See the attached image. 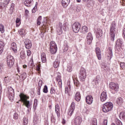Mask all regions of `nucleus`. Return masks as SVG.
Wrapping results in <instances>:
<instances>
[{
    "mask_svg": "<svg viewBox=\"0 0 125 125\" xmlns=\"http://www.w3.org/2000/svg\"><path fill=\"white\" fill-rule=\"evenodd\" d=\"M117 28V23L115 21H113L110 26V39L112 42L115 41V37H116V29Z\"/></svg>",
    "mask_w": 125,
    "mask_h": 125,
    "instance_id": "nucleus-1",
    "label": "nucleus"
},
{
    "mask_svg": "<svg viewBox=\"0 0 125 125\" xmlns=\"http://www.w3.org/2000/svg\"><path fill=\"white\" fill-rule=\"evenodd\" d=\"M20 97V101L23 103V104L28 108L30 109L31 105L30 104V101L27 100L29 99V97L25 95L24 94H20L19 95Z\"/></svg>",
    "mask_w": 125,
    "mask_h": 125,
    "instance_id": "nucleus-2",
    "label": "nucleus"
},
{
    "mask_svg": "<svg viewBox=\"0 0 125 125\" xmlns=\"http://www.w3.org/2000/svg\"><path fill=\"white\" fill-rule=\"evenodd\" d=\"M113 109V104L111 102L105 103L102 106V110L104 113H108Z\"/></svg>",
    "mask_w": 125,
    "mask_h": 125,
    "instance_id": "nucleus-3",
    "label": "nucleus"
},
{
    "mask_svg": "<svg viewBox=\"0 0 125 125\" xmlns=\"http://www.w3.org/2000/svg\"><path fill=\"white\" fill-rule=\"evenodd\" d=\"M79 77L81 82H84L85 81V79H86V70L83 67L81 68Z\"/></svg>",
    "mask_w": 125,
    "mask_h": 125,
    "instance_id": "nucleus-4",
    "label": "nucleus"
},
{
    "mask_svg": "<svg viewBox=\"0 0 125 125\" xmlns=\"http://www.w3.org/2000/svg\"><path fill=\"white\" fill-rule=\"evenodd\" d=\"M7 65L9 68H11L14 64V58L13 56L9 55L6 57Z\"/></svg>",
    "mask_w": 125,
    "mask_h": 125,
    "instance_id": "nucleus-5",
    "label": "nucleus"
},
{
    "mask_svg": "<svg viewBox=\"0 0 125 125\" xmlns=\"http://www.w3.org/2000/svg\"><path fill=\"white\" fill-rule=\"evenodd\" d=\"M81 27H82V25L79 22H75L72 25V30L74 33H79L81 29Z\"/></svg>",
    "mask_w": 125,
    "mask_h": 125,
    "instance_id": "nucleus-6",
    "label": "nucleus"
},
{
    "mask_svg": "<svg viewBox=\"0 0 125 125\" xmlns=\"http://www.w3.org/2000/svg\"><path fill=\"white\" fill-rule=\"evenodd\" d=\"M8 93L9 99L11 101H13L14 99V90L12 87H8Z\"/></svg>",
    "mask_w": 125,
    "mask_h": 125,
    "instance_id": "nucleus-7",
    "label": "nucleus"
},
{
    "mask_svg": "<svg viewBox=\"0 0 125 125\" xmlns=\"http://www.w3.org/2000/svg\"><path fill=\"white\" fill-rule=\"evenodd\" d=\"M109 86L110 89H112L116 92L119 91V88H120V87L119 86V84L117 83L111 82L109 83Z\"/></svg>",
    "mask_w": 125,
    "mask_h": 125,
    "instance_id": "nucleus-8",
    "label": "nucleus"
},
{
    "mask_svg": "<svg viewBox=\"0 0 125 125\" xmlns=\"http://www.w3.org/2000/svg\"><path fill=\"white\" fill-rule=\"evenodd\" d=\"M123 40H122V39H118L116 42V44L115 46V50H118L119 51L121 47H123Z\"/></svg>",
    "mask_w": 125,
    "mask_h": 125,
    "instance_id": "nucleus-9",
    "label": "nucleus"
},
{
    "mask_svg": "<svg viewBox=\"0 0 125 125\" xmlns=\"http://www.w3.org/2000/svg\"><path fill=\"white\" fill-rule=\"evenodd\" d=\"M76 108V104L75 102H73L70 105V108L68 111V115L71 116L73 114H74V111H75V109Z\"/></svg>",
    "mask_w": 125,
    "mask_h": 125,
    "instance_id": "nucleus-10",
    "label": "nucleus"
},
{
    "mask_svg": "<svg viewBox=\"0 0 125 125\" xmlns=\"http://www.w3.org/2000/svg\"><path fill=\"white\" fill-rule=\"evenodd\" d=\"M24 44L27 49H30L32 47V42L29 39H26L24 40Z\"/></svg>",
    "mask_w": 125,
    "mask_h": 125,
    "instance_id": "nucleus-11",
    "label": "nucleus"
},
{
    "mask_svg": "<svg viewBox=\"0 0 125 125\" xmlns=\"http://www.w3.org/2000/svg\"><path fill=\"white\" fill-rule=\"evenodd\" d=\"M62 28H63V25L62 24V23L60 22V23L57 25V32L59 36L62 35V33H63Z\"/></svg>",
    "mask_w": 125,
    "mask_h": 125,
    "instance_id": "nucleus-12",
    "label": "nucleus"
},
{
    "mask_svg": "<svg viewBox=\"0 0 125 125\" xmlns=\"http://www.w3.org/2000/svg\"><path fill=\"white\" fill-rule=\"evenodd\" d=\"M87 39V43L88 44H91L92 42V40H93V37H92V34L91 33L89 32L86 36Z\"/></svg>",
    "mask_w": 125,
    "mask_h": 125,
    "instance_id": "nucleus-13",
    "label": "nucleus"
},
{
    "mask_svg": "<svg viewBox=\"0 0 125 125\" xmlns=\"http://www.w3.org/2000/svg\"><path fill=\"white\" fill-rule=\"evenodd\" d=\"M107 98L108 97L107 96V93H106V92H103L101 94L100 100L102 102H104V101H106Z\"/></svg>",
    "mask_w": 125,
    "mask_h": 125,
    "instance_id": "nucleus-14",
    "label": "nucleus"
},
{
    "mask_svg": "<svg viewBox=\"0 0 125 125\" xmlns=\"http://www.w3.org/2000/svg\"><path fill=\"white\" fill-rule=\"evenodd\" d=\"M95 52L98 60H101V50L100 49V48L99 47H96L95 48Z\"/></svg>",
    "mask_w": 125,
    "mask_h": 125,
    "instance_id": "nucleus-15",
    "label": "nucleus"
},
{
    "mask_svg": "<svg viewBox=\"0 0 125 125\" xmlns=\"http://www.w3.org/2000/svg\"><path fill=\"white\" fill-rule=\"evenodd\" d=\"M82 122H83V119H82V117L80 116L77 117L74 120V123L75 125H81Z\"/></svg>",
    "mask_w": 125,
    "mask_h": 125,
    "instance_id": "nucleus-16",
    "label": "nucleus"
},
{
    "mask_svg": "<svg viewBox=\"0 0 125 125\" xmlns=\"http://www.w3.org/2000/svg\"><path fill=\"white\" fill-rule=\"evenodd\" d=\"M86 102L87 104H89V105H90V104H92V102H93V98L92 96H87L86 97Z\"/></svg>",
    "mask_w": 125,
    "mask_h": 125,
    "instance_id": "nucleus-17",
    "label": "nucleus"
},
{
    "mask_svg": "<svg viewBox=\"0 0 125 125\" xmlns=\"http://www.w3.org/2000/svg\"><path fill=\"white\" fill-rule=\"evenodd\" d=\"M23 4L27 7H31L33 4V0H25L23 3Z\"/></svg>",
    "mask_w": 125,
    "mask_h": 125,
    "instance_id": "nucleus-18",
    "label": "nucleus"
},
{
    "mask_svg": "<svg viewBox=\"0 0 125 125\" xmlns=\"http://www.w3.org/2000/svg\"><path fill=\"white\" fill-rule=\"evenodd\" d=\"M70 3V0H62V4L63 7L66 8L69 5Z\"/></svg>",
    "mask_w": 125,
    "mask_h": 125,
    "instance_id": "nucleus-19",
    "label": "nucleus"
},
{
    "mask_svg": "<svg viewBox=\"0 0 125 125\" xmlns=\"http://www.w3.org/2000/svg\"><path fill=\"white\" fill-rule=\"evenodd\" d=\"M11 48L15 53H16V52H17V46L16 45V43H12L11 44Z\"/></svg>",
    "mask_w": 125,
    "mask_h": 125,
    "instance_id": "nucleus-20",
    "label": "nucleus"
},
{
    "mask_svg": "<svg viewBox=\"0 0 125 125\" xmlns=\"http://www.w3.org/2000/svg\"><path fill=\"white\" fill-rule=\"evenodd\" d=\"M55 112L58 117L59 118V116H60V107L59 106V104L55 105Z\"/></svg>",
    "mask_w": 125,
    "mask_h": 125,
    "instance_id": "nucleus-21",
    "label": "nucleus"
},
{
    "mask_svg": "<svg viewBox=\"0 0 125 125\" xmlns=\"http://www.w3.org/2000/svg\"><path fill=\"white\" fill-rule=\"evenodd\" d=\"M19 34L21 36V37H24L26 35V31H25V29L23 28L20 29L18 31Z\"/></svg>",
    "mask_w": 125,
    "mask_h": 125,
    "instance_id": "nucleus-22",
    "label": "nucleus"
},
{
    "mask_svg": "<svg viewBox=\"0 0 125 125\" xmlns=\"http://www.w3.org/2000/svg\"><path fill=\"white\" fill-rule=\"evenodd\" d=\"M81 93L80 92H77L75 94V100L78 102H80L81 100Z\"/></svg>",
    "mask_w": 125,
    "mask_h": 125,
    "instance_id": "nucleus-23",
    "label": "nucleus"
},
{
    "mask_svg": "<svg viewBox=\"0 0 125 125\" xmlns=\"http://www.w3.org/2000/svg\"><path fill=\"white\" fill-rule=\"evenodd\" d=\"M50 48L54 49H57V45H56V43H55V42H50Z\"/></svg>",
    "mask_w": 125,
    "mask_h": 125,
    "instance_id": "nucleus-24",
    "label": "nucleus"
},
{
    "mask_svg": "<svg viewBox=\"0 0 125 125\" xmlns=\"http://www.w3.org/2000/svg\"><path fill=\"white\" fill-rule=\"evenodd\" d=\"M60 64V61L59 60H56L53 63L54 68H58Z\"/></svg>",
    "mask_w": 125,
    "mask_h": 125,
    "instance_id": "nucleus-25",
    "label": "nucleus"
},
{
    "mask_svg": "<svg viewBox=\"0 0 125 125\" xmlns=\"http://www.w3.org/2000/svg\"><path fill=\"white\" fill-rule=\"evenodd\" d=\"M96 34L97 36H99V37H102V34H103V31H102V29L98 28L97 29Z\"/></svg>",
    "mask_w": 125,
    "mask_h": 125,
    "instance_id": "nucleus-26",
    "label": "nucleus"
},
{
    "mask_svg": "<svg viewBox=\"0 0 125 125\" xmlns=\"http://www.w3.org/2000/svg\"><path fill=\"white\" fill-rule=\"evenodd\" d=\"M88 32V28L86 26L82 27L81 33L83 34H86Z\"/></svg>",
    "mask_w": 125,
    "mask_h": 125,
    "instance_id": "nucleus-27",
    "label": "nucleus"
},
{
    "mask_svg": "<svg viewBox=\"0 0 125 125\" xmlns=\"http://www.w3.org/2000/svg\"><path fill=\"white\" fill-rule=\"evenodd\" d=\"M117 103L118 105H122L124 103V99L122 97H119L117 99Z\"/></svg>",
    "mask_w": 125,
    "mask_h": 125,
    "instance_id": "nucleus-28",
    "label": "nucleus"
},
{
    "mask_svg": "<svg viewBox=\"0 0 125 125\" xmlns=\"http://www.w3.org/2000/svg\"><path fill=\"white\" fill-rule=\"evenodd\" d=\"M3 46H4V43L0 40V54H1L3 51Z\"/></svg>",
    "mask_w": 125,
    "mask_h": 125,
    "instance_id": "nucleus-29",
    "label": "nucleus"
},
{
    "mask_svg": "<svg viewBox=\"0 0 125 125\" xmlns=\"http://www.w3.org/2000/svg\"><path fill=\"white\" fill-rule=\"evenodd\" d=\"M20 58L21 59L24 60L26 58V54L25 53V51H21L20 53Z\"/></svg>",
    "mask_w": 125,
    "mask_h": 125,
    "instance_id": "nucleus-30",
    "label": "nucleus"
},
{
    "mask_svg": "<svg viewBox=\"0 0 125 125\" xmlns=\"http://www.w3.org/2000/svg\"><path fill=\"white\" fill-rule=\"evenodd\" d=\"M42 24L43 27H44L45 28H46V27H47L48 25V23H47V18H44L43 21H42Z\"/></svg>",
    "mask_w": 125,
    "mask_h": 125,
    "instance_id": "nucleus-31",
    "label": "nucleus"
},
{
    "mask_svg": "<svg viewBox=\"0 0 125 125\" xmlns=\"http://www.w3.org/2000/svg\"><path fill=\"white\" fill-rule=\"evenodd\" d=\"M70 91H71V86L68 85L65 87V92L66 94H69V92H70Z\"/></svg>",
    "mask_w": 125,
    "mask_h": 125,
    "instance_id": "nucleus-32",
    "label": "nucleus"
},
{
    "mask_svg": "<svg viewBox=\"0 0 125 125\" xmlns=\"http://www.w3.org/2000/svg\"><path fill=\"white\" fill-rule=\"evenodd\" d=\"M68 49H69V46H68V44H67V43L64 44L63 47V53H66V52L68 51Z\"/></svg>",
    "mask_w": 125,
    "mask_h": 125,
    "instance_id": "nucleus-33",
    "label": "nucleus"
},
{
    "mask_svg": "<svg viewBox=\"0 0 125 125\" xmlns=\"http://www.w3.org/2000/svg\"><path fill=\"white\" fill-rule=\"evenodd\" d=\"M108 52H109L108 57H109L110 59H111L113 56V50L112 49V48L111 47L108 48Z\"/></svg>",
    "mask_w": 125,
    "mask_h": 125,
    "instance_id": "nucleus-34",
    "label": "nucleus"
},
{
    "mask_svg": "<svg viewBox=\"0 0 125 125\" xmlns=\"http://www.w3.org/2000/svg\"><path fill=\"white\" fill-rule=\"evenodd\" d=\"M4 81L6 83H10V81H11V79H10V77L7 76L4 78Z\"/></svg>",
    "mask_w": 125,
    "mask_h": 125,
    "instance_id": "nucleus-35",
    "label": "nucleus"
},
{
    "mask_svg": "<svg viewBox=\"0 0 125 125\" xmlns=\"http://www.w3.org/2000/svg\"><path fill=\"white\" fill-rule=\"evenodd\" d=\"M61 76H58L56 79V81L58 82L59 85H62V80H61Z\"/></svg>",
    "mask_w": 125,
    "mask_h": 125,
    "instance_id": "nucleus-36",
    "label": "nucleus"
},
{
    "mask_svg": "<svg viewBox=\"0 0 125 125\" xmlns=\"http://www.w3.org/2000/svg\"><path fill=\"white\" fill-rule=\"evenodd\" d=\"M0 31L2 34H3L5 32L4 25L2 24H0Z\"/></svg>",
    "mask_w": 125,
    "mask_h": 125,
    "instance_id": "nucleus-37",
    "label": "nucleus"
},
{
    "mask_svg": "<svg viewBox=\"0 0 125 125\" xmlns=\"http://www.w3.org/2000/svg\"><path fill=\"white\" fill-rule=\"evenodd\" d=\"M119 117L120 119L122 118L123 120H125V112H121L119 115Z\"/></svg>",
    "mask_w": 125,
    "mask_h": 125,
    "instance_id": "nucleus-38",
    "label": "nucleus"
},
{
    "mask_svg": "<svg viewBox=\"0 0 125 125\" xmlns=\"http://www.w3.org/2000/svg\"><path fill=\"white\" fill-rule=\"evenodd\" d=\"M37 21V25L40 26V25H41V21H42V16H40L38 17Z\"/></svg>",
    "mask_w": 125,
    "mask_h": 125,
    "instance_id": "nucleus-39",
    "label": "nucleus"
},
{
    "mask_svg": "<svg viewBox=\"0 0 125 125\" xmlns=\"http://www.w3.org/2000/svg\"><path fill=\"white\" fill-rule=\"evenodd\" d=\"M21 76L22 81H24L27 78V74L25 72L22 73Z\"/></svg>",
    "mask_w": 125,
    "mask_h": 125,
    "instance_id": "nucleus-40",
    "label": "nucleus"
},
{
    "mask_svg": "<svg viewBox=\"0 0 125 125\" xmlns=\"http://www.w3.org/2000/svg\"><path fill=\"white\" fill-rule=\"evenodd\" d=\"M74 83L76 86H80V82L77 79L74 80Z\"/></svg>",
    "mask_w": 125,
    "mask_h": 125,
    "instance_id": "nucleus-41",
    "label": "nucleus"
},
{
    "mask_svg": "<svg viewBox=\"0 0 125 125\" xmlns=\"http://www.w3.org/2000/svg\"><path fill=\"white\" fill-rule=\"evenodd\" d=\"M50 51L51 54H55L57 52V49H51L50 48Z\"/></svg>",
    "mask_w": 125,
    "mask_h": 125,
    "instance_id": "nucleus-42",
    "label": "nucleus"
},
{
    "mask_svg": "<svg viewBox=\"0 0 125 125\" xmlns=\"http://www.w3.org/2000/svg\"><path fill=\"white\" fill-rule=\"evenodd\" d=\"M43 92H44V93H47V92H48L47 86L46 85H44V86L43 89Z\"/></svg>",
    "mask_w": 125,
    "mask_h": 125,
    "instance_id": "nucleus-43",
    "label": "nucleus"
},
{
    "mask_svg": "<svg viewBox=\"0 0 125 125\" xmlns=\"http://www.w3.org/2000/svg\"><path fill=\"white\" fill-rule=\"evenodd\" d=\"M16 27H19L20 26V19L17 18L16 21Z\"/></svg>",
    "mask_w": 125,
    "mask_h": 125,
    "instance_id": "nucleus-44",
    "label": "nucleus"
},
{
    "mask_svg": "<svg viewBox=\"0 0 125 125\" xmlns=\"http://www.w3.org/2000/svg\"><path fill=\"white\" fill-rule=\"evenodd\" d=\"M56 91L54 87H52L50 89V93L51 94H55Z\"/></svg>",
    "mask_w": 125,
    "mask_h": 125,
    "instance_id": "nucleus-45",
    "label": "nucleus"
},
{
    "mask_svg": "<svg viewBox=\"0 0 125 125\" xmlns=\"http://www.w3.org/2000/svg\"><path fill=\"white\" fill-rule=\"evenodd\" d=\"M92 125H97V120L94 118L92 120Z\"/></svg>",
    "mask_w": 125,
    "mask_h": 125,
    "instance_id": "nucleus-46",
    "label": "nucleus"
},
{
    "mask_svg": "<svg viewBox=\"0 0 125 125\" xmlns=\"http://www.w3.org/2000/svg\"><path fill=\"white\" fill-rule=\"evenodd\" d=\"M2 72H3V64H0V74H2Z\"/></svg>",
    "mask_w": 125,
    "mask_h": 125,
    "instance_id": "nucleus-47",
    "label": "nucleus"
},
{
    "mask_svg": "<svg viewBox=\"0 0 125 125\" xmlns=\"http://www.w3.org/2000/svg\"><path fill=\"white\" fill-rule=\"evenodd\" d=\"M37 106H38V100L35 99L34 104H33V107H34V108H37Z\"/></svg>",
    "mask_w": 125,
    "mask_h": 125,
    "instance_id": "nucleus-48",
    "label": "nucleus"
},
{
    "mask_svg": "<svg viewBox=\"0 0 125 125\" xmlns=\"http://www.w3.org/2000/svg\"><path fill=\"white\" fill-rule=\"evenodd\" d=\"M38 4V2H36V6L33 8L32 12V13H36V12L37 11V5Z\"/></svg>",
    "mask_w": 125,
    "mask_h": 125,
    "instance_id": "nucleus-49",
    "label": "nucleus"
},
{
    "mask_svg": "<svg viewBox=\"0 0 125 125\" xmlns=\"http://www.w3.org/2000/svg\"><path fill=\"white\" fill-rule=\"evenodd\" d=\"M115 122L117 125H123V123H122V122H121L119 119H116Z\"/></svg>",
    "mask_w": 125,
    "mask_h": 125,
    "instance_id": "nucleus-50",
    "label": "nucleus"
},
{
    "mask_svg": "<svg viewBox=\"0 0 125 125\" xmlns=\"http://www.w3.org/2000/svg\"><path fill=\"white\" fill-rule=\"evenodd\" d=\"M24 125H27L28 124V119L26 118V117H24L23 118V123Z\"/></svg>",
    "mask_w": 125,
    "mask_h": 125,
    "instance_id": "nucleus-51",
    "label": "nucleus"
},
{
    "mask_svg": "<svg viewBox=\"0 0 125 125\" xmlns=\"http://www.w3.org/2000/svg\"><path fill=\"white\" fill-rule=\"evenodd\" d=\"M120 67L122 68L123 70H125V62H120Z\"/></svg>",
    "mask_w": 125,
    "mask_h": 125,
    "instance_id": "nucleus-52",
    "label": "nucleus"
},
{
    "mask_svg": "<svg viewBox=\"0 0 125 125\" xmlns=\"http://www.w3.org/2000/svg\"><path fill=\"white\" fill-rule=\"evenodd\" d=\"M10 0H4L3 4H5L4 6H6L9 3Z\"/></svg>",
    "mask_w": 125,
    "mask_h": 125,
    "instance_id": "nucleus-53",
    "label": "nucleus"
},
{
    "mask_svg": "<svg viewBox=\"0 0 125 125\" xmlns=\"http://www.w3.org/2000/svg\"><path fill=\"white\" fill-rule=\"evenodd\" d=\"M55 121H56L55 117L53 116V115H52L51 117V122L54 124L55 123Z\"/></svg>",
    "mask_w": 125,
    "mask_h": 125,
    "instance_id": "nucleus-54",
    "label": "nucleus"
},
{
    "mask_svg": "<svg viewBox=\"0 0 125 125\" xmlns=\"http://www.w3.org/2000/svg\"><path fill=\"white\" fill-rule=\"evenodd\" d=\"M14 6H15V4L14 3H12L11 4L10 10H11V11H13V9H14Z\"/></svg>",
    "mask_w": 125,
    "mask_h": 125,
    "instance_id": "nucleus-55",
    "label": "nucleus"
},
{
    "mask_svg": "<svg viewBox=\"0 0 125 125\" xmlns=\"http://www.w3.org/2000/svg\"><path fill=\"white\" fill-rule=\"evenodd\" d=\"M18 118H19L18 114H17V113H15L14 114V120H17V119H18Z\"/></svg>",
    "mask_w": 125,
    "mask_h": 125,
    "instance_id": "nucleus-56",
    "label": "nucleus"
},
{
    "mask_svg": "<svg viewBox=\"0 0 125 125\" xmlns=\"http://www.w3.org/2000/svg\"><path fill=\"white\" fill-rule=\"evenodd\" d=\"M42 80H40L39 82V84H38V85H39V87L38 88H41L42 87Z\"/></svg>",
    "mask_w": 125,
    "mask_h": 125,
    "instance_id": "nucleus-57",
    "label": "nucleus"
},
{
    "mask_svg": "<svg viewBox=\"0 0 125 125\" xmlns=\"http://www.w3.org/2000/svg\"><path fill=\"white\" fill-rule=\"evenodd\" d=\"M107 123H108V120H107V119H105L103 122V125H107Z\"/></svg>",
    "mask_w": 125,
    "mask_h": 125,
    "instance_id": "nucleus-58",
    "label": "nucleus"
},
{
    "mask_svg": "<svg viewBox=\"0 0 125 125\" xmlns=\"http://www.w3.org/2000/svg\"><path fill=\"white\" fill-rule=\"evenodd\" d=\"M42 58H46V55L44 53H42L41 54V59Z\"/></svg>",
    "mask_w": 125,
    "mask_h": 125,
    "instance_id": "nucleus-59",
    "label": "nucleus"
},
{
    "mask_svg": "<svg viewBox=\"0 0 125 125\" xmlns=\"http://www.w3.org/2000/svg\"><path fill=\"white\" fill-rule=\"evenodd\" d=\"M31 54H32V52H31V50H27V55L28 56H30Z\"/></svg>",
    "mask_w": 125,
    "mask_h": 125,
    "instance_id": "nucleus-60",
    "label": "nucleus"
},
{
    "mask_svg": "<svg viewBox=\"0 0 125 125\" xmlns=\"http://www.w3.org/2000/svg\"><path fill=\"white\" fill-rule=\"evenodd\" d=\"M67 71L68 72H72V67L68 66L67 69Z\"/></svg>",
    "mask_w": 125,
    "mask_h": 125,
    "instance_id": "nucleus-61",
    "label": "nucleus"
},
{
    "mask_svg": "<svg viewBox=\"0 0 125 125\" xmlns=\"http://www.w3.org/2000/svg\"><path fill=\"white\" fill-rule=\"evenodd\" d=\"M44 32H42V31L41 32V33L40 34V36H41V38L42 39L43 37H44Z\"/></svg>",
    "mask_w": 125,
    "mask_h": 125,
    "instance_id": "nucleus-62",
    "label": "nucleus"
},
{
    "mask_svg": "<svg viewBox=\"0 0 125 125\" xmlns=\"http://www.w3.org/2000/svg\"><path fill=\"white\" fill-rule=\"evenodd\" d=\"M41 59L43 63H45V62H46V58H42Z\"/></svg>",
    "mask_w": 125,
    "mask_h": 125,
    "instance_id": "nucleus-63",
    "label": "nucleus"
},
{
    "mask_svg": "<svg viewBox=\"0 0 125 125\" xmlns=\"http://www.w3.org/2000/svg\"><path fill=\"white\" fill-rule=\"evenodd\" d=\"M76 11L77 12H80L81 11V8L80 7H77L76 8Z\"/></svg>",
    "mask_w": 125,
    "mask_h": 125,
    "instance_id": "nucleus-64",
    "label": "nucleus"
}]
</instances>
